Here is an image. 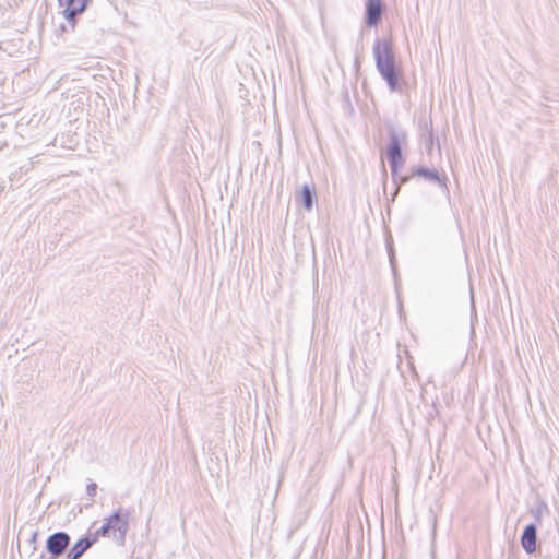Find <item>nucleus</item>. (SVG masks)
Returning <instances> with one entry per match:
<instances>
[{"instance_id": "1", "label": "nucleus", "mask_w": 559, "mask_h": 559, "mask_svg": "<svg viewBox=\"0 0 559 559\" xmlns=\"http://www.w3.org/2000/svg\"><path fill=\"white\" fill-rule=\"evenodd\" d=\"M57 2L66 20V23L60 24L57 29L58 36H62L63 40L68 41L69 38L66 36L79 34L76 46L81 49L97 44L100 35L98 31L94 26L79 25L80 16L92 5L93 0H57Z\"/></svg>"}, {"instance_id": "2", "label": "nucleus", "mask_w": 559, "mask_h": 559, "mask_svg": "<svg viewBox=\"0 0 559 559\" xmlns=\"http://www.w3.org/2000/svg\"><path fill=\"white\" fill-rule=\"evenodd\" d=\"M372 53L376 69L381 79L386 83L391 93H402L407 82L401 63L396 60L393 39L391 37H377L373 43Z\"/></svg>"}, {"instance_id": "3", "label": "nucleus", "mask_w": 559, "mask_h": 559, "mask_svg": "<svg viewBox=\"0 0 559 559\" xmlns=\"http://www.w3.org/2000/svg\"><path fill=\"white\" fill-rule=\"evenodd\" d=\"M134 513L133 508L118 507L105 519L109 522L112 538L119 546L126 545V538L130 528V520Z\"/></svg>"}, {"instance_id": "4", "label": "nucleus", "mask_w": 559, "mask_h": 559, "mask_svg": "<svg viewBox=\"0 0 559 559\" xmlns=\"http://www.w3.org/2000/svg\"><path fill=\"white\" fill-rule=\"evenodd\" d=\"M388 5L384 0H365L362 25L360 29V37L364 36L365 28H378L385 16Z\"/></svg>"}, {"instance_id": "5", "label": "nucleus", "mask_w": 559, "mask_h": 559, "mask_svg": "<svg viewBox=\"0 0 559 559\" xmlns=\"http://www.w3.org/2000/svg\"><path fill=\"white\" fill-rule=\"evenodd\" d=\"M411 176L414 177L417 180H421L429 185H437L442 190H445L449 192L448 183L449 179L448 176L443 170L439 171L433 166H428L426 164H415L411 165Z\"/></svg>"}, {"instance_id": "6", "label": "nucleus", "mask_w": 559, "mask_h": 559, "mask_svg": "<svg viewBox=\"0 0 559 559\" xmlns=\"http://www.w3.org/2000/svg\"><path fill=\"white\" fill-rule=\"evenodd\" d=\"M71 536L66 531H57L46 538L45 550L48 559H59L68 551Z\"/></svg>"}, {"instance_id": "7", "label": "nucleus", "mask_w": 559, "mask_h": 559, "mask_svg": "<svg viewBox=\"0 0 559 559\" xmlns=\"http://www.w3.org/2000/svg\"><path fill=\"white\" fill-rule=\"evenodd\" d=\"M385 129L389 138L385 154L404 152L407 147V132L393 122H385Z\"/></svg>"}, {"instance_id": "8", "label": "nucleus", "mask_w": 559, "mask_h": 559, "mask_svg": "<svg viewBox=\"0 0 559 559\" xmlns=\"http://www.w3.org/2000/svg\"><path fill=\"white\" fill-rule=\"evenodd\" d=\"M318 202V193L314 183H304L295 193V203L306 212L310 213Z\"/></svg>"}, {"instance_id": "9", "label": "nucleus", "mask_w": 559, "mask_h": 559, "mask_svg": "<svg viewBox=\"0 0 559 559\" xmlns=\"http://www.w3.org/2000/svg\"><path fill=\"white\" fill-rule=\"evenodd\" d=\"M537 524L528 523L522 531L520 542L523 550L527 555H533L537 547Z\"/></svg>"}, {"instance_id": "10", "label": "nucleus", "mask_w": 559, "mask_h": 559, "mask_svg": "<svg viewBox=\"0 0 559 559\" xmlns=\"http://www.w3.org/2000/svg\"><path fill=\"white\" fill-rule=\"evenodd\" d=\"M384 243L389 258L390 267L392 270V274L394 277V284L396 290L399 289V272H397V260H396V251L394 246V240L392 233L388 227L384 228Z\"/></svg>"}, {"instance_id": "11", "label": "nucleus", "mask_w": 559, "mask_h": 559, "mask_svg": "<svg viewBox=\"0 0 559 559\" xmlns=\"http://www.w3.org/2000/svg\"><path fill=\"white\" fill-rule=\"evenodd\" d=\"M94 545L93 539L87 533L82 535L68 550L76 558L80 559L83 555Z\"/></svg>"}, {"instance_id": "12", "label": "nucleus", "mask_w": 559, "mask_h": 559, "mask_svg": "<svg viewBox=\"0 0 559 559\" xmlns=\"http://www.w3.org/2000/svg\"><path fill=\"white\" fill-rule=\"evenodd\" d=\"M388 163L391 170V177H395L397 171H401L406 163V155L404 152L386 154Z\"/></svg>"}, {"instance_id": "13", "label": "nucleus", "mask_w": 559, "mask_h": 559, "mask_svg": "<svg viewBox=\"0 0 559 559\" xmlns=\"http://www.w3.org/2000/svg\"><path fill=\"white\" fill-rule=\"evenodd\" d=\"M391 178L395 186L394 191L391 193V202H393L394 199L397 197L401 187L414 180L415 178L411 176V166L408 167L406 174H401V171H397V175Z\"/></svg>"}, {"instance_id": "14", "label": "nucleus", "mask_w": 559, "mask_h": 559, "mask_svg": "<svg viewBox=\"0 0 559 559\" xmlns=\"http://www.w3.org/2000/svg\"><path fill=\"white\" fill-rule=\"evenodd\" d=\"M87 534L93 539L94 544H96L99 537H112V531L110 528L109 522L106 519L103 520V524L95 532L87 531Z\"/></svg>"}, {"instance_id": "15", "label": "nucleus", "mask_w": 559, "mask_h": 559, "mask_svg": "<svg viewBox=\"0 0 559 559\" xmlns=\"http://www.w3.org/2000/svg\"><path fill=\"white\" fill-rule=\"evenodd\" d=\"M425 128L427 130V139L425 140L426 148L429 151L432 148L435 141H437L438 147L440 148V142L438 141V136L433 132L431 120L429 123L425 122Z\"/></svg>"}, {"instance_id": "16", "label": "nucleus", "mask_w": 559, "mask_h": 559, "mask_svg": "<svg viewBox=\"0 0 559 559\" xmlns=\"http://www.w3.org/2000/svg\"><path fill=\"white\" fill-rule=\"evenodd\" d=\"M544 512H548V507L545 501H540L538 506L534 510H532L533 516L535 519L534 523L537 524L540 522Z\"/></svg>"}, {"instance_id": "17", "label": "nucleus", "mask_w": 559, "mask_h": 559, "mask_svg": "<svg viewBox=\"0 0 559 559\" xmlns=\"http://www.w3.org/2000/svg\"><path fill=\"white\" fill-rule=\"evenodd\" d=\"M39 537V531L35 530L32 532L27 543L32 547V554H34L37 550V543Z\"/></svg>"}, {"instance_id": "18", "label": "nucleus", "mask_w": 559, "mask_h": 559, "mask_svg": "<svg viewBox=\"0 0 559 559\" xmlns=\"http://www.w3.org/2000/svg\"><path fill=\"white\" fill-rule=\"evenodd\" d=\"M477 430L480 438H483L484 432L489 436V421L485 417H483L478 424Z\"/></svg>"}, {"instance_id": "19", "label": "nucleus", "mask_w": 559, "mask_h": 559, "mask_svg": "<svg viewBox=\"0 0 559 559\" xmlns=\"http://www.w3.org/2000/svg\"><path fill=\"white\" fill-rule=\"evenodd\" d=\"M96 493H97V484L94 481L88 483L86 486V496L90 499H93L96 496Z\"/></svg>"}, {"instance_id": "20", "label": "nucleus", "mask_w": 559, "mask_h": 559, "mask_svg": "<svg viewBox=\"0 0 559 559\" xmlns=\"http://www.w3.org/2000/svg\"><path fill=\"white\" fill-rule=\"evenodd\" d=\"M382 179H383V190L385 191L386 182H388V171H386L384 164H382Z\"/></svg>"}, {"instance_id": "21", "label": "nucleus", "mask_w": 559, "mask_h": 559, "mask_svg": "<svg viewBox=\"0 0 559 559\" xmlns=\"http://www.w3.org/2000/svg\"><path fill=\"white\" fill-rule=\"evenodd\" d=\"M36 559H48V555H47L46 550L40 552V555Z\"/></svg>"}, {"instance_id": "22", "label": "nucleus", "mask_w": 559, "mask_h": 559, "mask_svg": "<svg viewBox=\"0 0 559 559\" xmlns=\"http://www.w3.org/2000/svg\"><path fill=\"white\" fill-rule=\"evenodd\" d=\"M64 559H76L69 550L66 552Z\"/></svg>"}, {"instance_id": "23", "label": "nucleus", "mask_w": 559, "mask_h": 559, "mask_svg": "<svg viewBox=\"0 0 559 559\" xmlns=\"http://www.w3.org/2000/svg\"><path fill=\"white\" fill-rule=\"evenodd\" d=\"M8 143L7 142H2L0 143V151H3L4 148H8Z\"/></svg>"}, {"instance_id": "24", "label": "nucleus", "mask_w": 559, "mask_h": 559, "mask_svg": "<svg viewBox=\"0 0 559 559\" xmlns=\"http://www.w3.org/2000/svg\"><path fill=\"white\" fill-rule=\"evenodd\" d=\"M484 250L486 251L487 255H489V240L487 241V245L484 246Z\"/></svg>"}, {"instance_id": "25", "label": "nucleus", "mask_w": 559, "mask_h": 559, "mask_svg": "<svg viewBox=\"0 0 559 559\" xmlns=\"http://www.w3.org/2000/svg\"><path fill=\"white\" fill-rule=\"evenodd\" d=\"M355 67H359V60L358 59L355 60Z\"/></svg>"}, {"instance_id": "26", "label": "nucleus", "mask_w": 559, "mask_h": 559, "mask_svg": "<svg viewBox=\"0 0 559 559\" xmlns=\"http://www.w3.org/2000/svg\"><path fill=\"white\" fill-rule=\"evenodd\" d=\"M399 309H400V311L402 310V304H401V301L399 302Z\"/></svg>"}, {"instance_id": "27", "label": "nucleus", "mask_w": 559, "mask_h": 559, "mask_svg": "<svg viewBox=\"0 0 559 559\" xmlns=\"http://www.w3.org/2000/svg\"><path fill=\"white\" fill-rule=\"evenodd\" d=\"M474 312H475V308H474V306L472 305V314H474Z\"/></svg>"}, {"instance_id": "28", "label": "nucleus", "mask_w": 559, "mask_h": 559, "mask_svg": "<svg viewBox=\"0 0 559 559\" xmlns=\"http://www.w3.org/2000/svg\"><path fill=\"white\" fill-rule=\"evenodd\" d=\"M3 189H4V187H3V186H0V191H2Z\"/></svg>"}]
</instances>
